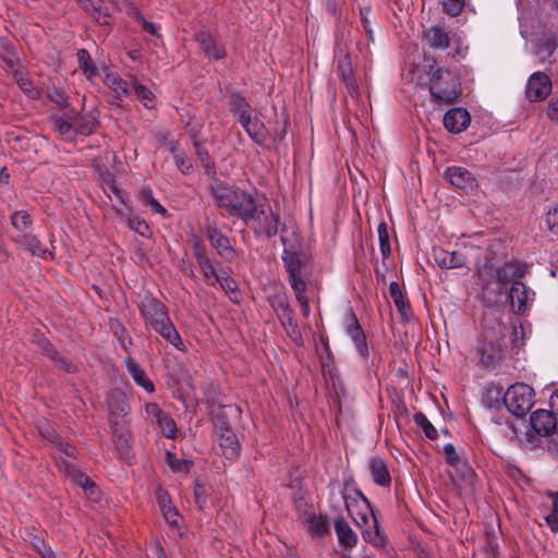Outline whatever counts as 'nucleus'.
<instances>
[{"label": "nucleus", "instance_id": "obj_31", "mask_svg": "<svg viewBox=\"0 0 558 558\" xmlns=\"http://www.w3.org/2000/svg\"><path fill=\"white\" fill-rule=\"evenodd\" d=\"M222 454L228 460H234L240 454V442L236 435L231 432L217 435Z\"/></svg>", "mask_w": 558, "mask_h": 558}, {"label": "nucleus", "instance_id": "obj_48", "mask_svg": "<svg viewBox=\"0 0 558 558\" xmlns=\"http://www.w3.org/2000/svg\"><path fill=\"white\" fill-rule=\"evenodd\" d=\"M50 122L52 124V129L58 132L60 135H69L74 132L73 121L69 120L65 116H52L50 118Z\"/></svg>", "mask_w": 558, "mask_h": 558}, {"label": "nucleus", "instance_id": "obj_63", "mask_svg": "<svg viewBox=\"0 0 558 558\" xmlns=\"http://www.w3.org/2000/svg\"><path fill=\"white\" fill-rule=\"evenodd\" d=\"M193 252H194V257H195L197 264L201 262L210 259L208 257L206 246L204 245V243H202L198 240H196L193 243Z\"/></svg>", "mask_w": 558, "mask_h": 558}, {"label": "nucleus", "instance_id": "obj_64", "mask_svg": "<svg viewBox=\"0 0 558 558\" xmlns=\"http://www.w3.org/2000/svg\"><path fill=\"white\" fill-rule=\"evenodd\" d=\"M147 418H155L156 422L161 417L165 412L155 402H148L144 407Z\"/></svg>", "mask_w": 558, "mask_h": 558}, {"label": "nucleus", "instance_id": "obj_23", "mask_svg": "<svg viewBox=\"0 0 558 558\" xmlns=\"http://www.w3.org/2000/svg\"><path fill=\"white\" fill-rule=\"evenodd\" d=\"M471 122V116L464 108H452L444 116V125L450 133L459 134L463 132Z\"/></svg>", "mask_w": 558, "mask_h": 558}, {"label": "nucleus", "instance_id": "obj_46", "mask_svg": "<svg viewBox=\"0 0 558 558\" xmlns=\"http://www.w3.org/2000/svg\"><path fill=\"white\" fill-rule=\"evenodd\" d=\"M308 531L313 536H323L328 532V521L323 515H312L308 519Z\"/></svg>", "mask_w": 558, "mask_h": 558}, {"label": "nucleus", "instance_id": "obj_57", "mask_svg": "<svg viewBox=\"0 0 558 558\" xmlns=\"http://www.w3.org/2000/svg\"><path fill=\"white\" fill-rule=\"evenodd\" d=\"M295 293V299L300 303L302 314L305 318L310 316L311 307H310V301L306 295V286L301 287L293 290Z\"/></svg>", "mask_w": 558, "mask_h": 558}, {"label": "nucleus", "instance_id": "obj_18", "mask_svg": "<svg viewBox=\"0 0 558 558\" xmlns=\"http://www.w3.org/2000/svg\"><path fill=\"white\" fill-rule=\"evenodd\" d=\"M357 526L361 529V534L366 543H369L375 548H384L388 542L386 534L381 530L376 514L367 519V523L359 522Z\"/></svg>", "mask_w": 558, "mask_h": 558}, {"label": "nucleus", "instance_id": "obj_4", "mask_svg": "<svg viewBox=\"0 0 558 558\" xmlns=\"http://www.w3.org/2000/svg\"><path fill=\"white\" fill-rule=\"evenodd\" d=\"M107 409L109 411V422L113 440L119 450L129 448V434L113 421V417H125L130 413V405L126 400L125 393L120 389L111 390L107 396Z\"/></svg>", "mask_w": 558, "mask_h": 558}, {"label": "nucleus", "instance_id": "obj_22", "mask_svg": "<svg viewBox=\"0 0 558 558\" xmlns=\"http://www.w3.org/2000/svg\"><path fill=\"white\" fill-rule=\"evenodd\" d=\"M494 275L502 295L508 283L511 282L512 284L514 281H521L520 279L524 275V268L514 263H505L499 267L494 265Z\"/></svg>", "mask_w": 558, "mask_h": 558}, {"label": "nucleus", "instance_id": "obj_1", "mask_svg": "<svg viewBox=\"0 0 558 558\" xmlns=\"http://www.w3.org/2000/svg\"><path fill=\"white\" fill-rule=\"evenodd\" d=\"M211 193L215 204L220 209H225L228 215L239 218L246 226H250L252 219L258 213H262L254 196L239 187L218 182L211 186Z\"/></svg>", "mask_w": 558, "mask_h": 558}, {"label": "nucleus", "instance_id": "obj_14", "mask_svg": "<svg viewBox=\"0 0 558 558\" xmlns=\"http://www.w3.org/2000/svg\"><path fill=\"white\" fill-rule=\"evenodd\" d=\"M284 269L289 276V282L292 290L305 287L306 282L302 277L303 262L298 253L284 248L282 254Z\"/></svg>", "mask_w": 558, "mask_h": 558}, {"label": "nucleus", "instance_id": "obj_16", "mask_svg": "<svg viewBox=\"0 0 558 558\" xmlns=\"http://www.w3.org/2000/svg\"><path fill=\"white\" fill-rule=\"evenodd\" d=\"M345 332L353 341L357 353L363 357H368V347L366 336L362 329L356 315L350 311L345 318Z\"/></svg>", "mask_w": 558, "mask_h": 558}, {"label": "nucleus", "instance_id": "obj_6", "mask_svg": "<svg viewBox=\"0 0 558 558\" xmlns=\"http://www.w3.org/2000/svg\"><path fill=\"white\" fill-rule=\"evenodd\" d=\"M475 284L478 287V296L486 306L496 304L501 298V290L496 282L494 263L492 259H486L485 263L477 268Z\"/></svg>", "mask_w": 558, "mask_h": 558}, {"label": "nucleus", "instance_id": "obj_15", "mask_svg": "<svg viewBox=\"0 0 558 558\" xmlns=\"http://www.w3.org/2000/svg\"><path fill=\"white\" fill-rule=\"evenodd\" d=\"M150 329H153L167 345L181 352H186L185 343L170 317L154 325Z\"/></svg>", "mask_w": 558, "mask_h": 558}, {"label": "nucleus", "instance_id": "obj_19", "mask_svg": "<svg viewBox=\"0 0 558 558\" xmlns=\"http://www.w3.org/2000/svg\"><path fill=\"white\" fill-rule=\"evenodd\" d=\"M239 123L254 143L262 147L266 146V142L270 137V134L265 123L257 114L251 113Z\"/></svg>", "mask_w": 558, "mask_h": 558}, {"label": "nucleus", "instance_id": "obj_40", "mask_svg": "<svg viewBox=\"0 0 558 558\" xmlns=\"http://www.w3.org/2000/svg\"><path fill=\"white\" fill-rule=\"evenodd\" d=\"M80 69L87 78H92L98 74V70L86 49H80L76 53Z\"/></svg>", "mask_w": 558, "mask_h": 558}, {"label": "nucleus", "instance_id": "obj_10", "mask_svg": "<svg viewBox=\"0 0 558 558\" xmlns=\"http://www.w3.org/2000/svg\"><path fill=\"white\" fill-rule=\"evenodd\" d=\"M534 296L535 292L529 289L522 281H514L508 292L512 312L517 315L525 314L534 301Z\"/></svg>", "mask_w": 558, "mask_h": 558}, {"label": "nucleus", "instance_id": "obj_20", "mask_svg": "<svg viewBox=\"0 0 558 558\" xmlns=\"http://www.w3.org/2000/svg\"><path fill=\"white\" fill-rule=\"evenodd\" d=\"M64 116L69 120L73 121L74 133L77 134L89 135L96 130L98 125L96 110H92L86 114H81L71 108L68 109V111H64Z\"/></svg>", "mask_w": 558, "mask_h": 558}, {"label": "nucleus", "instance_id": "obj_41", "mask_svg": "<svg viewBox=\"0 0 558 558\" xmlns=\"http://www.w3.org/2000/svg\"><path fill=\"white\" fill-rule=\"evenodd\" d=\"M14 78L19 85V87L22 89V92L27 95L29 99H37L39 98V90L36 88L33 84V82L29 80L27 74L23 71H15Z\"/></svg>", "mask_w": 558, "mask_h": 558}, {"label": "nucleus", "instance_id": "obj_50", "mask_svg": "<svg viewBox=\"0 0 558 558\" xmlns=\"http://www.w3.org/2000/svg\"><path fill=\"white\" fill-rule=\"evenodd\" d=\"M378 240H379V248L384 258L390 256V243H389V234L388 229L385 222H381L377 227Z\"/></svg>", "mask_w": 558, "mask_h": 558}, {"label": "nucleus", "instance_id": "obj_25", "mask_svg": "<svg viewBox=\"0 0 558 558\" xmlns=\"http://www.w3.org/2000/svg\"><path fill=\"white\" fill-rule=\"evenodd\" d=\"M446 179L453 186L464 190L472 191L476 186V180L470 171L462 167H449L446 170Z\"/></svg>", "mask_w": 558, "mask_h": 558}, {"label": "nucleus", "instance_id": "obj_37", "mask_svg": "<svg viewBox=\"0 0 558 558\" xmlns=\"http://www.w3.org/2000/svg\"><path fill=\"white\" fill-rule=\"evenodd\" d=\"M203 276L205 282L209 286H216L217 281H219V277L222 271H219V262H213L211 259H207L197 264Z\"/></svg>", "mask_w": 558, "mask_h": 558}, {"label": "nucleus", "instance_id": "obj_53", "mask_svg": "<svg viewBox=\"0 0 558 558\" xmlns=\"http://www.w3.org/2000/svg\"><path fill=\"white\" fill-rule=\"evenodd\" d=\"M128 227L140 234L141 236L147 238L150 234V229L147 222L138 217L128 218Z\"/></svg>", "mask_w": 558, "mask_h": 558}, {"label": "nucleus", "instance_id": "obj_27", "mask_svg": "<svg viewBox=\"0 0 558 558\" xmlns=\"http://www.w3.org/2000/svg\"><path fill=\"white\" fill-rule=\"evenodd\" d=\"M337 75L340 77V80L345 85L349 94L351 96L357 95V85L355 83L351 58L349 54H343L339 57L337 61V69H336Z\"/></svg>", "mask_w": 558, "mask_h": 558}, {"label": "nucleus", "instance_id": "obj_32", "mask_svg": "<svg viewBox=\"0 0 558 558\" xmlns=\"http://www.w3.org/2000/svg\"><path fill=\"white\" fill-rule=\"evenodd\" d=\"M158 506L160 508V511L162 512V515L165 520L168 522L171 526H178L179 525V513L177 509L171 505L170 496L169 494L163 490L159 489L156 495Z\"/></svg>", "mask_w": 558, "mask_h": 558}, {"label": "nucleus", "instance_id": "obj_62", "mask_svg": "<svg viewBox=\"0 0 558 558\" xmlns=\"http://www.w3.org/2000/svg\"><path fill=\"white\" fill-rule=\"evenodd\" d=\"M214 427L216 435L231 432V426L223 415H216L214 418Z\"/></svg>", "mask_w": 558, "mask_h": 558}, {"label": "nucleus", "instance_id": "obj_33", "mask_svg": "<svg viewBox=\"0 0 558 558\" xmlns=\"http://www.w3.org/2000/svg\"><path fill=\"white\" fill-rule=\"evenodd\" d=\"M335 531L340 545L347 548H353L357 544V534L343 518L336 519Z\"/></svg>", "mask_w": 558, "mask_h": 558}, {"label": "nucleus", "instance_id": "obj_30", "mask_svg": "<svg viewBox=\"0 0 558 558\" xmlns=\"http://www.w3.org/2000/svg\"><path fill=\"white\" fill-rule=\"evenodd\" d=\"M228 108L236 122L242 121L253 113V108L248 101L238 93H232L228 99Z\"/></svg>", "mask_w": 558, "mask_h": 558}, {"label": "nucleus", "instance_id": "obj_43", "mask_svg": "<svg viewBox=\"0 0 558 558\" xmlns=\"http://www.w3.org/2000/svg\"><path fill=\"white\" fill-rule=\"evenodd\" d=\"M11 225L17 234L28 233L32 227V219L27 211L17 210L11 215Z\"/></svg>", "mask_w": 558, "mask_h": 558}, {"label": "nucleus", "instance_id": "obj_28", "mask_svg": "<svg viewBox=\"0 0 558 558\" xmlns=\"http://www.w3.org/2000/svg\"><path fill=\"white\" fill-rule=\"evenodd\" d=\"M124 365L137 386L142 387L148 393H153L155 391L154 383L148 378L145 369L136 362L135 359L128 356L124 360Z\"/></svg>", "mask_w": 558, "mask_h": 558}, {"label": "nucleus", "instance_id": "obj_45", "mask_svg": "<svg viewBox=\"0 0 558 558\" xmlns=\"http://www.w3.org/2000/svg\"><path fill=\"white\" fill-rule=\"evenodd\" d=\"M140 198L145 205L149 206L154 213L160 214L162 216L167 214L166 208L154 197L150 187H143L140 192Z\"/></svg>", "mask_w": 558, "mask_h": 558}, {"label": "nucleus", "instance_id": "obj_12", "mask_svg": "<svg viewBox=\"0 0 558 558\" xmlns=\"http://www.w3.org/2000/svg\"><path fill=\"white\" fill-rule=\"evenodd\" d=\"M195 40L209 61H218L227 57L225 45L219 43L209 32L201 31L196 33Z\"/></svg>", "mask_w": 558, "mask_h": 558}, {"label": "nucleus", "instance_id": "obj_29", "mask_svg": "<svg viewBox=\"0 0 558 558\" xmlns=\"http://www.w3.org/2000/svg\"><path fill=\"white\" fill-rule=\"evenodd\" d=\"M480 363L485 368H495L502 360V350L498 343L486 342L478 349Z\"/></svg>", "mask_w": 558, "mask_h": 558}, {"label": "nucleus", "instance_id": "obj_38", "mask_svg": "<svg viewBox=\"0 0 558 558\" xmlns=\"http://www.w3.org/2000/svg\"><path fill=\"white\" fill-rule=\"evenodd\" d=\"M104 83L116 94L118 98L124 97L130 93L126 81L116 73H108Z\"/></svg>", "mask_w": 558, "mask_h": 558}, {"label": "nucleus", "instance_id": "obj_54", "mask_svg": "<svg viewBox=\"0 0 558 558\" xmlns=\"http://www.w3.org/2000/svg\"><path fill=\"white\" fill-rule=\"evenodd\" d=\"M110 329L112 330L114 337L119 340L121 347L124 349H126V341L129 344L132 343V340L128 336L126 329L119 320H111Z\"/></svg>", "mask_w": 558, "mask_h": 558}, {"label": "nucleus", "instance_id": "obj_2", "mask_svg": "<svg viewBox=\"0 0 558 558\" xmlns=\"http://www.w3.org/2000/svg\"><path fill=\"white\" fill-rule=\"evenodd\" d=\"M461 83L459 75L449 69L437 68L430 73L429 93L439 104H451L461 95Z\"/></svg>", "mask_w": 558, "mask_h": 558}, {"label": "nucleus", "instance_id": "obj_5", "mask_svg": "<svg viewBox=\"0 0 558 558\" xmlns=\"http://www.w3.org/2000/svg\"><path fill=\"white\" fill-rule=\"evenodd\" d=\"M534 389L524 383L511 385L504 393L502 402L517 417L525 416L534 405Z\"/></svg>", "mask_w": 558, "mask_h": 558}, {"label": "nucleus", "instance_id": "obj_58", "mask_svg": "<svg viewBox=\"0 0 558 558\" xmlns=\"http://www.w3.org/2000/svg\"><path fill=\"white\" fill-rule=\"evenodd\" d=\"M444 454L446 457L447 462L451 466H459L461 463V459L456 451V448L452 444H446L442 448Z\"/></svg>", "mask_w": 558, "mask_h": 558}, {"label": "nucleus", "instance_id": "obj_13", "mask_svg": "<svg viewBox=\"0 0 558 558\" xmlns=\"http://www.w3.org/2000/svg\"><path fill=\"white\" fill-rule=\"evenodd\" d=\"M558 48V37L553 33H543L534 44V53L538 58L541 65L556 62L554 54Z\"/></svg>", "mask_w": 558, "mask_h": 558}, {"label": "nucleus", "instance_id": "obj_61", "mask_svg": "<svg viewBox=\"0 0 558 558\" xmlns=\"http://www.w3.org/2000/svg\"><path fill=\"white\" fill-rule=\"evenodd\" d=\"M546 117L554 123H558V96H554L547 104Z\"/></svg>", "mask_w": 558, "mask_h": 558}, {"label": "nucleus", "instance_id": "obj_36", "mask_svg": "<svg viewBox=\"0 0 558 558\" xmlns=\"http://www.w3.org/2000/svg\"><path fill=\"white\" fill-rule=\"evenodd\" d=\"M389 294L392 299L398 312L400 313L401 317L404 319H409L410 315V305L404 300L403 293L401 291V288L398 282L392 281L389 284Z\"/></svg>", "mask_w": 558, "mask_h": 558}, {"label": "nucleus", "instance_id": "obj_35", "mask_svg": "<svg viewBox=\"0 0 558 558\" xmlns=\"http://www.w3.org/2000/svg\"><path fill=\"white\" fill-rule=\"evenodd\" d=\"M430 48L446 49L450 44L449 32L444 26H432L425 33Z\"/></svg>", "mask_w": 558, "mask_h": 558}, {"label": "nucleus", "instance_id": "obj_52", "mask_svg": "<svg viewBox=\"0 0 558 558\" xmlns=\"http://www.w3.org/2000/svg\"><path fill=\"white\" fill-rule=\"evenodd\" d=\"M50 360L54 363L57 368L63 372L76 373L78 371L77 365L73 361L61 355L58 351L52 356H50Z\"/></svg>", "mask_w": 558, "mask_h": 558}, {"label": "nucleus", "instance_id": "obj_56", "mask_svg": "<svg viewBox=\"0 0 558 558\" xmlns=\"http://www.w3.org/2000/svg\"><path fill=\"white\" fill-rule=\"evenodd\" d=\"M545 222L547 226V229L553 233L558 235V204H556L553 207H549L546 217Z\"/></svg>", "mask_w": 558, "mask_h": 558}, {"label": "nucleus", "instance_id": "obj_55", "mask_svg": "<svg viewBox=\"0 0 558 558\" xmlns=\"http://www.w3.org/2000/svg\"><path fill=\"white\" fill-rule=\"evenodd\" d=\"M217 283H219V286L226 292V294H228L229 298L233 300L232 294H235L238 292V284L235 280L231 278L226 271H222Z\"/></svg>", "mask_w": 558, "mask_h": 558}, {"label": "nucleus", "instance_id": "obj_39", "mask_svg": "<svg viewBox=\"0 0 558 558\" xmlns=\"http://www.w3.org/2000/svg\"><path fill=\"white\" fill-rule=\"evenodd\" d=\"M282 327L286 329L288 336L295 342L299 343L302 340L301 331L298 327L296 320L294 319V311L288 314L280 315L278 317Z\"/></svg>", "mask_w": 558, "mask_h": 558}, {"label": "nucleus", "instance_id": "obj_59", "mask_svg": "<svg viewBox=\"0 0 558 558\" xmlns=\"http://www.w3.org/2000/svg\"><path fill=\"white\" fill-rule=\"evenodd\" d=\"M463 9V0H445L444 11L450 16H457Z\"/></svg>", "mask_w": 558, "mask_h": 558}, {"label": "nucleus", "instance_id": "obj_34", "mask_svg": "<svg viewBox=\"0 0 558 558\" xmlns=\"http://www.w3.org/2000/svg\"><path fill=\"white\" fill-rule=\"evenodd\" d=\"M65 472L71 476L72 481L76 485L82 487L84 492L87 495H89L90 498H94L96 500L99 492L97 490L94 482H92L86 474L82 473L72 464H65Z\"/></svg>", "mask_w": 558, "mask_h": 558}, {"label": "nucleus", "instance_id": "obj_60", "mask_svg": "<svg viewBox=\"0 0 558 558\" xmlns=\"http://www.w3.org/2000/svg\"><path fill=\"white\" fill-rule=\"evenodd\" d=\"M48 97L51 101H53L60 108L65 109V111H68V109H71L68 105L66 96L64 95V93L62 90L54 88L51 92H49Z\"/></svg>", "mask_w": 558, "mask_h": 558}, {"label": "nucleus", "instance_id": "obj_44", "mask_svg": "<svg viewBox=\"0 0 558 558\" xmlns=\"http://www.w3.org/2000/svg\"><path fill=\"white\" fill-rule=\"evenodd\" d=\"M132 87L136 98L140 99L146 108H151L155 99L153 92L145 85L138 83L135 77H133Z\"/></svg>", "mask_w": 558, "mask_h": 558}, {"label": "nucleus", "instance_id": "obj_47", "mask_svg": "<svg viewBox=\"0 0 558 558\" xmlns=\"http://www.w3.org/2000/svg\"><path fill=\"white\" fill-rule=\"evenodd\" d=\"M156 423L165 437L169 439H174L177 437V424L170 415L165 413Z\"/></svg>", "mask_w": 558, "mask_h": 558}, {"label": "nucleus", "instance_id": "obj_11", "mask_svg": "<svg viewBox=\"0 0 558 558\" xmlns=\"http://www.w3.org/2000/svg\"><path fill=\"white\" fill-rule=\"evenodd\" d=\"M258 206L262 213H258L251 223H254L253 228L256 234L271 238L278 232L279 217L272 213L269 206L264 204H258Z\"/></svg>", "mask_w": 558, "mask_h": 558}, {"label": "nucleus", "instance_id": "obj_17", "mask_svg": "<svg viewBox=\"0 0 558 558\" xmlns=\"http://www.w3.org/2000/svg\"><path fill=\"white\" fill-rule=\"evenodd\" d=\"M206 236L217 254L226 262L231 263L235 258V250L230 244L229 239L216 227H206Z\"/></svg>", "mask_w": 558, "mask_h": 558}, {"label": "nucleus", "instance_id": "obj_3", "mask_svg": "<svg viewBox=\"0 0 558 558\" xmlns=\"http://www.w3.org/2000/svg\"><path fill=\"white\" fill-rule=\"evenodd\" d=\"M557 427V420L554 411L537 410L530 416V427L520 437H518L520 446L526 450L532 451L536 449L542 438L548 437Z\"/></svg>", "mask_w": 558, "mask_h": 558}, {"label": "nucleus", "instance_id": "obj_8", "mask_svg": "<svg viewBox=\"0 0 558 558\" xmlns=\"http://www.w3.org/2000/svg\"><path fill=\"white\" fill-rule=\"evenodd\" d=\"M553 82L548 74L542 71L532 73L525 85V98L530 102H538L545 100L551 93Z\"/></svg>", "mask_w": 558, "mask_h": 558}, {"label": "nucleus", "instance_id": "obj_21", "mask_svg": "<svg viewBox=\"0 0 558 558\" xmlns=\"http://www.w3.org/2000/svg\"><path fill=\"white\" fill-rule=\"evenodd\" d=\"M19 248L43 259L52 256V253L32 233L16 234L12 238Z\"/></svg>", "mask_w": 558, "mask_h": 558}, {"label": "nucleus", "instance_id": "obj_7", "mask_svg": "<svg viewBox=\"0 0 558 558\" xmlns=\"http://www.w3.org/2000/svg\"><path fill=\"white\" fill-rule=\"evenodd\" d=\"M342 498L349 517L356 525L359 522L367 523V519L375 514V510L369 500L360 489L343 493Z\"/></svg>", "mask_w": 558, "mask_h": 558}, {"label": "nucleus", "instance_id": "obj_42", "mask_svg": "<svg viewBox=\"0 0 558 558\" xmlns=\"http://www.w3.org/2000/svg\"><path fill=\"white\" fill-rule=\"evenodd\" d=\"M168 145L169 151L173 155V159L178 169L182 173H189L192 169V162L189 159V157L182 150L179 149L177 142H170Z\"/></svg>", "mask_w": 558, "mask_h": 558}, {"label": "nucleus", "instance_id": "obj_51", "mask_svg": "<svg viewBox=\"0 0 558 558\" xmlns=\"http://www.w3.org/2000/svg\"><path fill=\"white\" fill-rule=\"evenodd\" d=\"M194 147H195V154L203 163L206 173H213L215 172V166L214 162L207 151V149L197 141H194Z\"/></svg>", "mask_w": 558, "mask_h": 558}, {"label": "nucleus", "instance_id": "obj_24", "mask_svg": "<svg viewBox=\"0 0 558 558\" xmlns=\"http://www.w3.org/2000/svg\"><path fill=\"white\" fill-rule=\"evenodd\" d=\"M433 256L436 264L441 269H453L463 267L466 263V257L464 254L453 251L449 252L441 247H435L433 250Z\"/></svg>", "mask_w": 558, "mask_h": 558}, {"label": "nucleus", "instance_id": "obj_9", "mask_svg": "<svg viewBox=\"0 0 558 558\" xmlns=\"http://www.w3.org/2000/svg\"><path fill=\"white\" fill-rule=\"evenodd\" d=\"M138 310L146 328H150L169 317L167 306L153 295L142 298Z\"/></svg>", "mask_w": 558, "mask_h": 558}, {"label": "nucleus", "instance_id": "obj_49", "mask_svg": "<svg viewBox=\"0 0 558 558\" xmlns=\"http://www.w3.org/2000/svg\"><path fill=\"white\" fill-rule=\"evenodd\" d=\"M414 423L421 427L425 434V436L429 439H436L437 438V429L434 427V425L429 422V420L426 417V415L422 412L414 414Z\"/></svg>", "mask_w": 558, "mask_h": 558}, {"label": "nucleus", "instance_id": "obj_26", "mask_svg": "<svg viewBox=\"0 0 558 558\" xmlns=\"http://www.w3.org/2000/svg\"><path fill=\"white\" fill-rule=\"evenodd\" d=\"M373 482L380 487L391 485V475L386 461L380 457H372L367 462Z\"/></svg>", "mask_w": 558, "mask_h": 558}]
</instances>
